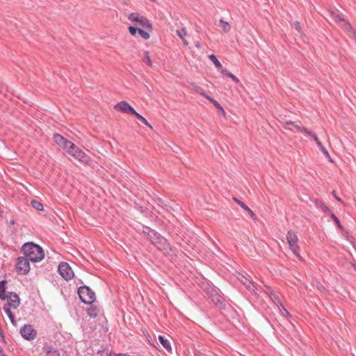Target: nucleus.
Wrapping results in <instances>:
<instances>
[{
  "mask_svg": "<svg viewBox=\"0 0 356 356\" xmlns=\"http://www.w3.org/2000/svg\"><path fill=\"white\" fill-rule=\"evenodd\" d=\"M143 232L147 235L148 239L161 251H167L170 249V244L167 240L156 231L148 227H144Z\"/></svg>",
  "mask_w": 356,
  "mask_h": 356,
  "instance_id": "obj_1",
  "label": "nucleus"
},
{
  "mask_svg": "<svg viewBox=\"0 0 356 356\" xmlns=\"http://www.w3.org/2000/svg\"><path fill=\"white\" fill-rule=\"evenodd\" d=\"M22 251L24 256L32 262L40 261L44 257V253L42 248L33 243H25L22 246Z\"/></svg>",
  "mask_w": 356,
  "mask_h": 356,
  "instance_id": "obj_2",
  "label": "nucleus"
},
{
  "mask_svg": "<svg viewBox=\"0 0 356 356\" xmlns=\"http://www.w3.org/2000/svg\"><path fill=\"white\" fill-rule=\"evenodd\" d=\"M78 294L81 300L85 304L90 305L95 300V293L88 286H80Z\"/></svg>",
  "mask_w": 356,
  "mask_h": 356,
  "instance_id": "obj_3",
  "label": "nucleus"
},
{
  "mask_svg": "<svg viewBox=\"0 0 356 356\" xmlns=\"http://www.w3.org/2000/svg\"><path fill=\"white\" fill-rule=\"evenodd\" d=\"M286 240L289 245V248L293 252V253L298 258H301L299 254L300 248L298 244V238L295 232L293 231H289L286 235Z\"/></svg>",
  "mask_w": 356,
  "mask_h": 356,
  "instance_id": "obj_4",
  "label": "nucleus"
},
{
  "mask_svg": "<svg viewBox=\"0 0 356 356\" xmlns=\"http://www.w3.org/2000/svg\"><path fill=\"white\" fill-rule=\"evenodd\" d=\"M67 153L81 162L88 163L90 161L89 156L74 143L73 146L67 150Z\"/></svg>",
  "mask_w": 356,
  "mask_h": 356,
  "instance_id": "obj_5",
  "label": "nucleus"
},
{
  "mask_svg": "<svg viewBox=\"0 0 356 356\" xmlns=\"http://www.w3.org/2000/svg\"><path fill=\"white\" fill-rule=\"evenodd\" d=\"M129 20L131 21L132 22H136L138 23V24L143 29L147 30H151L152 29V25L149 20L143 17L140 16L138 13H131L128 17Z\"/></svg>",
  "mask_w": 356,
  "mask_h": 356,
  "instance_id": "obj_6",
  "label": "nucleus"
},
{
  "mask_svg": "<svg viewBox=\"0 0 356 356\" xmlns=\"http://www.w3.org/2000/svg\"><path fill=\"white\" fill-rule=\"evenodd\" d=\"M31 261L25 256L19 257L16 264V269L19 274L26 275L30 270Z\"/></svg>",
  "mask_w": 356,
  "mask_h": 356,
  "instance_id": "obj_7",
  "label": "nucleus"
},
{
  "mask_svg": "<svg viewBox=\"0 0 356 356\" xmlns=\"http://www.w3.org/2000/svg\"><path fill=\"white\" fill-rule=\"evenodd\" d=\"M22 337L29 341L34 339L37 336V332L30 324L24 325L20 329Z\"/></svg>",
  "mask_w": 356,
  "mask_h": 356,
  "instance_id": "obj_8",
  "label": "nucleus"
},
{
  "mask_svg": "<svg viewBox=\"0 0 356 356\" xmlns=\"http://www.w3.org/2000/svg\"><path fill=\"white\" fill-rule=\"evenodd\" d=\"M3 300H7L6 305L11 307L14 309H17L20 305L19 297L15 292L8 293Z\"/></svg>",
  "mask_w": 356,
  "mask_h": 356,
  "instance_id": "obj_9",
  "label": "nucleus"
},
{
  "mask_svg": "<svg viewBox=\"0 0 356 356\" xmlns=\"http://www.w3.org/2000/svg\"><path fill=\"white\" fill-rule=\"evenodd\" d=\"M58 270L60 275L65 280H70L74 277V273L67 263H60L58 266Z\"/></svg>",
  "mask_w": 356,
  "mask_h": 356,
  "instance_id": "obj_10",
  "label": "nucleus"
},
{
  "mask_svg": "<svg viewBox=\"0 0 356 356\" xmlns=\"http://www.w3.org/2000/svg\"><path fill=\"white\" fill-rule=\"evenodd\" d=\"M53 138L54 142L58 145L65 149L67 152L69 149V148H70V147L73 146V143L67 140L66 138H65L63 136L58 134H54Z\"/></svg>",
  "mask_w": 356,
  "mask_h": 356,
  "instance_id": "obj_11",
  "label": "nucleus"
},
{
  "mask_svg": "<svg viewBox=\"0 0 356 356\" xmlns=\"http://www.w3.org/2000/svg\"><path fill=\"white\" fill-rule=\"evenodd\" d=\"M237 279L243 284L245 288L252 293L257 295V288L255 284L250 280L248 277L242 274H238Z\"/></svg>",
  "mask_w": 356,
  "mask_h": 356,
  "instance_id": "obj_12",
  "label": "nucleus"
},
{
  "mask_svg": "<svg viewBox=\"0 0 356 356\" xmlns=\"http://www.w3.org/2000/svg\"><path fill=\"white\" fill-rule=\"evenodd\" d=\"M114 108L124 113H131L134 115L136 110L129 104L126 101H121L115 105Z\"/></svg>",
  "mask_w": 356,
  "mask_h": 356,
  "instance_id": "obj_13",
  "label": "nucleus"
},
{
  "mask_svg": "<svg viewBox=\"0 0 356 356\" xmlns=\"http://www.w3.org/2000/svg\"><path fill=\"white\" fill-rule=\"evenodd\" d=\"M209 297L211 300L217 306H222L224 302V298L215 289H211L209 293Z\"/></svg>",
  "mask_w": 356,
  "mask_h": 356,
  "instance_id": "obj_14",
  "label": "nucleus"
},
{
  "mask_svg": "<svg viewBox=\"0 0 356 356\" xmlns=\"http://www.w3.org/2000/svg\"><path fill=\"white\" fill-rule=\"evenodd\" d=\"M341 28L344 29L348 33V35L354 39H356V33L354 31L353 27L351 25L346 22L345 19L342 22V23L340 24Z\"/></svg>",
  "mask_w": 356,
  "mask_h": 356,
  "instance_id": "obj_15",
  "label": "nucleus"
},
{
  "mask_svg": "<svg viewBox=\"0 0 356 356\" xmlns=\"http://www.w3.org/2000/svg\"><path fill=\"white\" fill-rule=\"evenodd\" d=\"M341 28L344 29L348 33V35L354 39H356V33L354 31L353 27L351 25L346 22L345 19L342 22V23L340 24Z\"/></svg>",
  "mask_w": 356,
  "mask_h": 356,
  "instance_id": "obj_16",
  "label": "nucleus"
},
{
  "mask_svg": "<svg viewBox=\"0 0 356 356\" xmlns=\"http://www.w3.org/2000/svg\"><path fill=\"white\" fill-rule=\"evenodd\" d=\"M44 351L46 353V356H60L59 350L51 345L45 346Z\"/></svg>",
  "mask_w": 356,
  "mask_h": 356,
  "instance_id": "obj_17",
  "label": "nucleus"
},
{
  "mask_svg": "<svg viewBox=\"0 0 356 356\" xmlns=\"http://www.w3.org/2000/svg\"><path fill=\"white\" fill-rule=\"evenodd\" d=\"M285 124H286V126L288 127L286 129H289L290 130H291V127H294V128H296L297 129V131H298L300 132H302V133H304L305 134H307V132L309 131L307 129V128H305V127H302L300 125L296 124H295L292 121H286L285 122Z\"/></svg>",
  "mask_w": 356,
  "mask_h": 356,
  "instance_id": "obj_18",
  "label": "nucleus"
},
{
  "mask_svg": "<svg viewBox=\"0 0 356 356\" xmlns=\"http://www.w3.org/2000/svg\"><path fill=\"white\" fill-rule=\"evenodd\" d=\"M11 309H13L11 307L7 306L6 305H4L3 307V310L4 311L6 314L9 318L11 323L13 325L16 326L17 325V323H16V321L15 319V316L13 314V312H11Z\"/></svg>",
  "mask_w": 356,
  "mask_h": 356,
  "instance_id": "obj_19",
  "label": "nucleus"
},
{
  "mask_svg": "<svg viewBox=\"0 0 356 356\" xmlns=\"http://www.w3.org/2000/svg\"><path fill=\"white\" fill-rule=\"evenodd\" d=\"M159 340L160 343L162 344V346L168 350H171V346L170 341L165 339L163 336L159 335Z\"/></svg>",
  "mask_w": 356,
  "mask_h": 356,
  "instance_id": "obj_20",
  "label": "nucleus"
},
{
  "mask_svg": "<svg viewBox=\"0 0 356 356\" xmlns=\"http://www.w3.org/2000/svg\"><path fill=\"white\" fill-rule=\"evenodd\" d=\"M306 135L309 136L314 140V141L316 142V145L320 148V149H322L323 148L325 147L323 145V144L321 143V142L319 140L318 138L317 137L316 134L314 132L309 131Z\"/></svg>",
  "mask_w": 356,
  "mask_h": 356,
  "instance_id": "obj_21",
  "label": "nucleus"
},
{
  "mask_svg": "<svg viewBox=\"0 0 356 356\" xmlns=\"http://www.w3.org/2000/svg\"><path fill=\"white\" fill-rule=\"evenodd\" d=\"M306 135L309 136L314 140V141L316 142V145L320 148V149H322L323 148L325 147L323 145V144L321 143V142L319 140L318 138L317 137L316 134L314 132L309 131Z\"/></svg>",
  "mask_w": 356,
  "mask_h": 356,
  "instance_id": "obj_22",
  "label": "nucleus"
},
{
  "mask_svg": "<svg viewBox=\"0 0 356 356\" xmlns=\"http://www.w3.org/2000/svg\"><path fill=\"white\" fill-rule=\"evenodd\" d=\"M330 15L332 19L337 23H338L339 25L342 23V22L344 20V19L342 17L341 15H340L339 13L334 11L330 12Z\"/></svg>",
  "mask_w": 356,
  "mask_h": 356,
  "instance_id": "obj_23",
  "label": "nucleus"
},
{
  "mask_svg": "<svg viewBox=\"0 0 356 356\" xmlns=\"http://www.w3.org/2000/svg\"><path fill=\"white\" fill-rule=\"evenodd\" d=\"M209 58L211 61L213 62V63L215 65V66L221 71L222 69H223L221 63L219 62V60L217 59L216 56L213 54L209 55Z\"/></svg>",
  "mask_w": 356,
  "mask_h": 356,
  "instance_id": "obj_24",
  "label": "nucleus"
},
{
  "mask_svg": "<svg viewBox=\"0 0 356 356\" xmlns=\"http://www.w3.org/2000/svg\"><path fill=\"white\" fill-rule=\"evenodd\" d=\"M220 72L227 76V77H229L231 78L235 83H239V79L235 76L233 74H232L231 72H228L227 70L225 69H222Z\"/></svg>",
  "mask_w": 356,
  "mask_h": 356,
  "instance_id": "obj_25",
  "label": "nucleus"
},
{
  "mask_svg": "<svg viewBox=\"0 0 356 356\" xmlns=\"http://www.w3.org/2000/svg\"><path fill=\"white\" fill-rule=\"evenodd\" d=\"M315 204L317 208L321 209L325 212H328L329 213L332 212L330 209L321 200H316L315 202Z\"/></svg>",
  "mask_w": 356,
  "mask_h": 356,
  "instance_id": "obj_26",
  "label": "nucleus"
},
{
  "mask_svg": "<svg viewBox=\"0 0 356 356\" xmlns=\"http://www.w3.org/2000/svg\"><path fill=\"white\" fill-rule=\"evenodd\" d=\"M6 284V280H2L0 282V298L1 299H3L4 297L6 296V294L5 293Z\"/></svg>",
  "mask_w": 356,
  "mask_h": 356,
  "instance_id": "obj_27",
  "label": "nucleus"
},
{
  "mask_svg": "<svg viewBox=\"0 0 356 356\" xmlns=\"http://www.w3.org/2000/svg\"><path fill=\"white\" fill-rule=\"evenodd\" d=\"M206 98L211 102L218 109H219L222 113H225V111L223 108L220 106V104L215 100L213 98L210 96H206Z\"/></svg>",
  "mask_w": 356,
  "mask_h": 356,
  "instance_id": "obj_28",
  "label": "nucleus"
},
{
  "mask_svg": "<svg viewBox=\"0 0 356 356\" xmlns=\"http://www.w3.org/2000/svg\"><path fill=\"white\" fill-rule=\"evenodd\" d=\"M219 22H220V25H221V27H222V30H223L225 33H227V32H229V31H230V29H231V26H230V24H229L228 22H227L224 21V20H223V19H220L219 20Z\"/></svg>",
  "mask_w": 356,
  "mask_h": 356,
  "instance_id": "obj_29",
  "label": "nucleus"
},
{
  "mask_svg": "<svg viewBox=\"0 0 356 356\" xmlns=\"http://www.w3.org/2000/svg\"><path fill=\"white\" fill-rule=\"evenodd\" d=\"M134 115L140 120L143 124H145L147 127H149L150 129H152V127L151 124L147 122V120L140 114H139L138 112H136Z\"/></svg>",
  "mask_w": 356,
  "mask_h": 356,
  "instance_id": "obj_30",
  "label": "nucleus"
},
{
  "mask_svg": "<svg viewBox=\"0 0 356 356\" xmlns=\"http://www.w3.org/2000/svg\"><path fill=\"white\" fill-rule=\"evenodd\" d=\"M31 205L32 207L38 211H42L43 210V205L37 200H32L31 201Z\"/></svg>",
  "mask_w": 356,
  "mask_h": 356,
  "instance_id": "obj_31",
  "label": "nucleus"
},
{
  "mask_svg": "<svg viewBox=\"0 0 356 356\" xmlns=\"http://www.w3.org/2000/svg\"><path fill=\"white\" fill-rule=\"evenodd\" d=\"M143 60L148 66L152 67V60L150 59V57L149 56L148 51H145V56H144V58H143Z\"/></svg>",
  "mask_w": 356,
  "mask_h": 356,
  "instance_id": "obj_32",
  "label": "nucleus"
},
{
  "mask_svg": "<svg viewBox=\"0 0 356 356\" xmlns=\"http://www.w3.org/2000/svg\"><path fill=\"white\" fill-rule=\"evenodd\" d=\"M138 33L140 35V36L142 38H143L145 40H147L149 38V34L147 31H144L143 29H142L140 28H139Z\"/></svg>",
  "mask_w": 356,
  "mask_h": 356,
  "instance_id": "obj_33",
  "label": "nucleus"
},
{
  "mask_svg": "<svg viewBox=\"0 0 356 356\" xmlns=\"http://www.w3.org/2000/svg\"><path fill=\"white\" fill-rule=\"evenodd\" d=\"M177 35L181 38L184 39V38L187 35V31L185 28H183L179 30L176 31Z\"/></svg>",
  "mask_w": 356,
  "mask_h": 356,
  "instance_id": "obj_34",
  "label": "nucleus"
},
{
  "mask_svg": "<svg viewBox=\"0 0 356 356\" xmlns=\"http://www.w3.org/2000/svg\"><path fill=\"white\" fill-rule=\"evenodd\" d=\"M88 316H90V317H92V318H95L97 316V309L95 307H90V309H88Z\"/></svg>",
  "mask_w": 356,
  "mask_h": 356,
  "instance_id": "obj_35",
  "label": "nucleus"
},
{
  "mask_svg": "<svg viewBox=\"0 0 356 356\" xmlns=\"http://www.w3.org/2000/svg\"><path fill=\"white\" fill-rule=\"evenodd\" d=\"M330 214L331 218L333 219V220L334 221V222L337 225V227L339 228H340V229H342V226H341V225L338 218L332 212H330Z\"/></svg>",
  "mask_w": 356,
  "mask_h": 356,
  "instance_id": "obj_36",
  "label": "nucleus"
},
{
  "mask_svg": "<svg viewBox=\"0 0 356 356\" xmlns=\"http://www.w3.org/2000/svg\"><path fill=\"white\" fill-rule=\"evenodd\" d=\"M234 200L241 207H242L243 209H244L245 210H247V209H249V207L248 206H246L243 202L240 201L239 200H238L237 198H234Z\"/></svg>",
  "mask_w": 356,
  "mask_h": 356,
  "instance_id": "obj_37",
  "label": "nucleus"
},
{
  "mask_svg": "<svg viewBox=\"0 0 356 356\" xmlns=\"http://www.w3.org/2000/svg\"><path fill=\"white\" fill-rule=\"evenodd\" d=\"M129 30L130 33L132 35H136V33L138 32L139 28L134 27V26H129Z\"/></svg>",
  "mask_w": 356,
  "mask_h": 356,
  "instance_id": "obj_38",
  "label": "nucleus"
},
{
  "mask_svg": "<svg viewBox=\"0 0 356 356\" xmlns=\"http://www.w3.org/2000/svg\"><path fill=\"white\" fill-rule=\"evenodd\" d=\"M321 152H323V154L330 161H332L331 160V158H330V156L329 154V152H327V150L325 149V147L323 148L322 149H321Z\"/></svg>",
  "mask_w": 356,
  "mask_h": 356,
  "instance_id": "obj_39",
  "label": "nucleus"
},
{
  "mask_svg": "<svg viewBox=\"0 0 356 356\" xmlns=\"http://www.w3.org/2000/svg\"><path fill=\"white\" fill-rule=\"evenodd\" d=\"M294 27L300 33H301V26L300 22H296L294 23Z\"/></svg>",
  "mask_w": 356,
  "mask_h": 356,
  "instance_id": "obj_40",
  "label": "nucleus"
},
{
  "mask_svg": "<svg viewBox=\"0 0 356 356\" xmlns=\"http://www.w3.org/2000/svg\"><path fill=\"white\" fill-rule=\"evenodd\" d=\"M196 91H197V92L200 93V95H202V96H204L205 97H206V96H207L206 95L204 90L202 88H200V87L197 88Z\"/></svg>",
  "mask_w": 356,
  "mask_h": 356,
  "instance_id": "obj_41",
  "label": "nucleus"
},
{
  "mask_svg": "<svg viewBox=\"0 0 356 356\" xmlns=\"http://www.w3.org/2000/svg\"><path fill=\"white\" fill-rule=\"evenodd\" d=\"M246 211H248V213H250V216L252 218H255V214L254 213V212L250 208H249V209H247Z\"/></svg>",
  "mask_w": 356,
  "mask_h": 356,
  "instance_id": "obj_42",
  "label": "nucleus"
},
{
  "mask_svg": "<svg viewBox=\"0 0 356 356\" xmlns=\"http://www.w3.org/2000/svg\"><path fill=\"white\" fill-rule=\"evenodd\" d=\"M195 46L197 49L201 48V44H200V42L199 41L195 42Z\"/></svg>",
  "mask_w": 356,
  "mask_h": 356,
  "instance_id": "obj_43",
  "label": "nucleus"
},
{
  "mask_svg": "<svg viewBox=\"0 0 356 356\" xmlns=\"http://www.w3.org/2000/svg\"><path fill=\"white\" fill-rule=\"evenodd\" d=\"M182 41H183V43L185 46H188V41L184 38V39H181Z\"/></svg>",
  "mask_w": 356,
  "mask_h": 356,
  "instance_id": "obj_44",
  "label": "nucleus"
},
{
  "mask_svg": "<svg viewBox=\"0 0 356 356\" xmlns=\"http://www.w3.org/2000/svg\"><path fill=\"white\" fill-rule=\"evenodd\" d=\"M332 194H333L334 197L336 198V200H338V201H339V202H341V199H340L339 197H338L336 195V194H335V192H334V191H333V192H332Z\"/></svg>",
  "mask_w": 356,
  "mask_h": 356,
  "instance_id": "obj_45",
  "label": "nucleus"
},
{
  "mask_svg": "<svg viewBox=\"0 0 356 356\" xmlns=\"http://www.w3.org/2000/svg\"><path fill=\"white\" fill-rule=\"evenodd\" d=\"M15 223V220L13 219L10 220V225H14Z\"/></svg>",
  "mask_w": 356,
  "mask_h": 356,
  "instance_id": "obj_46",
  "label": "nucleus"
},
{
  "mask_svg": "<svg viewBox=\"0 0 356 356\" xmlns=\"http://www.w3.org/2000/svg\"><path fill=\"white\" fill-rule=\"evenodd\" d=\"M283 309L285 312V313L286 314V315H289V312L284 307H283Z\"/></svg>",
  "mask_w": 356,
  "mask_h": 356,
  "instance_id": "obj_47",
  "label": "nucleus"
},
{
  "mask_svg": "<svg viewBox=\"0 0 356 356\" xmlns=\"http://www.w3.org/2000/svg\"><path fill=\"white\" fill-rule=\"evenodd\" d=\"M117 356H130V355H127V354H118Z\"/></svg>",
  "mask_w": 356,
  "mask_h": 356,
  "instance_id": "obj_48",
  "label": "nucleus"
},
{
  "mask_svg": "<svg viewBox=\"0 0 356 356\" xmlns=\"http://www.w3.org/2000/svg\"><path fill=\"white\" fill-rule=\"evenodd\" d=\"M2 352V349L0 347V353Z\"/></svg>",
  "mask_w": 356,
  "mask_h": 356,
  "instance_id": "obj_49",
  "label": "nucleus"
}]
</instances>
